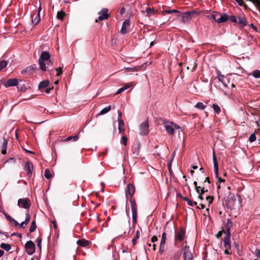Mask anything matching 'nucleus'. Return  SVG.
<instances>
[{
	"mask_svg": "<svg viewBox=\"0 0 260 260\" xmlns=\"http://www.w3.org/2000/svg\"><path fill=\"white\" fill-rule=\"evenodd\" d=\"M50 55L48 52L43 51L39 59V63L40 66V69L43 71H46L49 69L50 65L52 64L51 61L50 59Z\"/></svg>",
	"mask_w": 260,
	"mask_h": 260,
	"instance_id": "nucleus-1",
	"label": "nucleus"
},
{
	"mask_svg": "<svg viewBox=\"0 0 260 260\" xmlns=\"http://www.w3.org/2000/svg\"><path fill=\"white\" fill-rule=\"evenodd\" d=\"M165 128L170 135H173L175 129H179L180 127L176 124L171 122H166L164 123Z\"/></svg>",
	"mask_w": 260,
	"mask_h": 260,
	"instance_id": "nucleus-2",
	"label": "nucleus"
},
{
	"mask_svg": "<svg viewBox=\"0 0 260 260\" xmlns=\"http://www.w3.org/2000/svg\"><path fill=\"white\" fill-rule=\"evenodd\" d=\"M211 18L214 21L217 22L218 23L224 22L226 21L229 17L226 14H221L220 13H216L212 14Z\"/></svg>",
	"mask_w": 260,
	"mask_h": 260,
	"instance_id": "nucleus-3",
	"label": "nucleus"
},
{
	"mask_svg": "<svg viewBox=\"0 0 260 260\" xmlns=\"http://www.w3.org/2000/svg\"><path fill=\"white\" fill-rule=\"evenodd\" d=\"M139 134L146 135L149 133V124L147 120L143 121L139 126Z\"/></svg>",
	"mask_w": 260,
	"mask_h": 260,
	"instance_id": "nucleus-4",
	"label": "nucleus"
},
{
	"mask_svg": "<svg viewBox=\"0 0 260 260\" xmlns=\"http://www.w3.org/2000/svg\"><path fill=\"white\" fill-rule=\"evenodd\" d=\"M26 215V219L25 220L21 222L20 224H19L17 221H16L15 219H12L11 221H12L14 224L15 226H18L19 228L24 229L28 223L30 219V216L29 215L28 212H26L25 214Z\"/></svg>",
	"mask_w": 260,
	"mask_h": 260,
	"instance_id": "nucleus-5",
	"label": "nucleus"
},
{
	"mask_svg": "<svg viewBox=\"0 0 260 260\" xmlns=\"http://www.w3.org/2000/svg\"><path fill=\"white\" fill-rule=\"evenodd\" d=\"M25 248L27 253L29 255H32L35 252V245L31 241H27L25 243Z\"/></svg>",
	"mask_w": 260,
	"mask_h": 260,
	"instance_id": "nucleus-6",
	"label": "nucleus"
},
{
	"mask_svg": "<svg viewBox=\"0 0 260 260\" xmlns=\"http://www.w3.org/2000/svg\"><path fill=\"white\" fill-rule=\"evenodd\" d=\"M17 205L20 208L29 209L30 205V200L28 198L20 199L18 201Z\"/></svg>",
	"mask_w": 260,
	"mask_h": 260,
	"instance_id": "nucleus-7",
	"label": "nucleus"
},
{
	"mask_svg": "<svg viewBox=\"0 0 260 260\" xmlns=\"http://www.w3.org/2000/svg\"><path fill=\"white\" fill-rule=\"evenodd\" d=\"M185 237V231L183 229H180L175 232V241H182Z\"/></svg>",
	"mask_w": 260,
	"mask_h": 260,
	"instance_id": "nucleus-8",
	"label": "nucleus"
},
{
	"mask_svg": "<svg viewBox=\"0 0 260 260\" xmlns=\"http://www.w3.org/2000/svg\"><path fill=\"white\" fill-rule=\"evenodd\" d=\"M184 260H192L193 255L190 251L189 246H185L184 248Z\"/></svg>",
	"mask_w": 260,
	"mask_h": 260,
	"instance_id": "nucleus-9",
	"label": "nucleus"
},
{
	"mask_svg": "<svg viewBox=\"0 0 260 260\" xmlns=\"http://www.w3.org/2000/svg\"><path fill=\"white\" fill-rule=\"evenodd\" d=\"M194 13L193 12H188L184 13L182 15V21L184 23L188 22L191 19L192 16Z\"/></svg>",
	"mask_w": 260,
	"mask_h": 260,
	"instance_id": "nucleus-10",
	"label": "nucleus"
},
{
	"mask_svg": "<svg viewBox=\"0 0 260 260\" xmlns=\"http://www.w3.org/2000/svg\"><path fill=\"white\" fill-rule=\"evenodd\" d=\"M130 26V21L129 20H125L122 24L121 29V32L123 34H125L128 32V28Z\"/></svg>",
	"mask_w": 260,
	"mask_h": 260,
	"instance_id": "nucleus-11",
	"label": "nucleus"
},
{
	"mask_svg": "<svg viewBox=\"0 0 260 260\" xmlns=\"http://www.w3.org/2000/svg\"><path fill=\"white\" fill-rule=\"evenodd\" d=\"M108 9H104L101 12L99 13V17L98 18L100 21H102L106 19L108 17Z\"/></svg>",
	"mask_w": 260,
	"mask_h": 260,
	"instance_id": "nucleus-12",
	"label": "nucleus"
},
{
	"mask_svg": "<svg viewBox=\"0 0 260 260\" xmlns=\"http://www.w3.org/2000/svg\"><path fill=\"white\" fill-rule=\"evenodd\" d=\"M231 235L230 233L227 234L226 236L224 238L223 243L225 249H231V241H230Z\"/></svg>",
	"mask_w": 260,
	"mask_h": 260,
	"instance_id": "nucleus-13",
	"label": "nucleus"
},
{
	"mask_svg": "<svg viewBox=\"0 0 260 260\" xmlns=\"http://www.w3.org/2000/svg\"><path fill=\"white\" fill-rule=\"evenodd\" d=\"M24 170L27 171V174L30 176L32 173L33 170V165L29 161H26L25 167Z\"/></svg>",
	"mask_w": 260,
	"mask_h": 260,
	"instance_id": "nucleus-14",
	"label": "nucleus"
},
{
	"mask_svg": "<svg viewBox=\"0 0 260 260\" xmlns=\"http://www.w3.org/2000/svg\"><path fill=\"white\" fill-rule=\"evenodd\" d=\"M219 81L221 82L223 85L225 86L228 87V84L230 83L229 81H228V76L225 77L224 76L219 74L217 77Z\"/></svg>",
	"mask_w": 260,
	"mask_h": 260,
	"instance_id": "nucleus-15",
	"label": "nucleus"
},
{
	"mask_svg": "<svg viewBox=\"0 0 260 260\" xmlns=\"http://www.w3.org/2000/svg\"><path fill=\"white\" fill-rule=\"evenodd\" d=\"M18 83L17 80L16 79H10L8 80L7 82L4 84L6 87L10 86H14L17 85Z\"/></svg>",
	"mask_w": 260,
	"mask_h": 260,
	"instance_id": "nucleus-16",
	"label": "nucleus"
},
{
	"mask_svg": "<svg viewBox=\"0 0 260 260\" xmlns=\"http://www.w3.org/2000/svg\"><path fill=\"white\" fill-rule=\"evenodd\" d=\"M213 160L214 171L215 175V176L218 177V162L217 161V159L215 157L214 153H213Z\"/></svg>",
	"mask_w": 260,
	"mask_h": 260,
	"instance_id": "nucleus-17",
	"label": "nucleus"
},
{
	"mask_svg": "<svg viewBox=\"0 0 260 260\" xmlns=\"http://www.w3.org/2000/svg\"><path fill=\"white\" fill-rule=\"evenodd\" d=\"M213 160L214 171L215 175V176L218 177V162L217 161V159L215 157L214 153H213Z\"/></svg>",
	"mask_w": 260,
	"mask_h": 260,
	"instance_id": "nucleus-18",
	"label": "nucleus"
},
{
	"mask_svg": "<svg viewBox=\"0 0 260 260\" xmlns=\"http://www.w3.org/2000/svg\"><path fill=\"white\" fill-rule=\"evenodd\" d=\"M118 131L119 133H123L125 131L123 121L118 118Z\"/></svg>",
	"mask_w": 260,
	"mask_h": 260,
	"instance_id": "nucleus-19",
	"label": "nucleus"
},
{
	"mask_svg": "<svg viewBox=\"0 0 260 260\" xmlns=\"http://www.w3.org/2000/svg\"><path fill=\"white\" fill-rule=\"evenodd\" d=\"M135 191V188L134 185L132 184H129L127 186V192L130 196H132Z\"/></svg>",
	"mask_w": 260,
	"mask_h": 260,
	"instance_id": "nucleus-20",
	"label": "nucleus"
},
{
	"mask_svg": "<svg viewBox=\"0 0 260 260\" xmlns=\"http://www.w3.org/2000/svg\"><path fill=\"white\" fill-rule=\"evenodd\" d=\"M122 226H123V228H125V229H123V233L124 234H126V233H127V234H129L131 230L129 221L126 222Z\"/></svg>",
	"mask_w": 260,
	"mask_h": 260,
	"instance_id": "nucleus-21",
	"label": "nucleus"
},
{
	"mask_svg": "<svg viewBox=\"0 0 260 260\" xmlns=\"http://www.w3.org/2000/svg\"><path fill=\"white\" fill-rule=\"evenodd\" d=\"M8 142L6 139H4L3 144L1 147L2 148V153L3 154H5L7 152V147Z\"/></svg>",
	"mask_w": 260,
	"mask_h": 260,
	"instance_id": "nucleus-22",
	"label": "nucleus"
},
{
	"mask_svg": "<svg viewBox=\"0 0 260 260\" xmlns=\"http://www.w3.org/2000/svg\"><path fill=\"white\" fill-rule=\"evenodd\" d=\"M237 22L242 26H244L246 25V20L244 17L240 16L238 18Z\"/></svg>",
	"mask_w": 260,
	"mask_h": 260,
	"instance_id": "nucleus-23",
	"label": "nucleus"
},
{
	"mask_svg": "<svg viewBox=\"0 0 260 260\" xmlns=\"http://www.w3.org/2000/svg\"><path fill=\"white\" fill-rule=\"evenodd\" d=\"M40 21V14H37L36 15H33L32 17V23L35 25L37 24Z\"/></svg>",
	"mask_w": 260,
	"mask_h": 260,
	"instance_id": "nucleus-24",
	"label": "nucleus"
},
{
	"mask_svg": "<svg viewBox=\"0 0 260 260\" xmlns=\"http://www.w3.org/2000/svg\"><path fill=\"white\" fill-rule=\"evenodd\" d=\"M34 70V68L31 66H29L27 67L25 70H23L21 71L22 74L27 73L28 75L31 74L32 73V70Z\"/></svg>",
	"mask_w": 260,
	"mask_h": 260,
	"instance_id": "nucleus-25",
	"label": "nucleus"
},
{
	"mask_svg": "<svg viewBox=\"0 0 260 260\" xmlns=\"http://www.w3.org/2000/svg\"><path fill=\"white\" fill-rule=\"evenodd\" d=\"M0 247L5 249L7 251L10 250L11 248V245L7 243H2L0 245Z\"/></svg>",
	"mask_w": 260,
	"mask_h": 260,
	"instance_id": "nucleus-26",
	"label": "nucleus"
},
{
	"mask_svg": "<svg viewBox=\"0 0 260 260\" xmlns=\"http://www.w3.org/2000/svg\"><path fill=\"white\" fill-rule=\"evenodd\" d=\"M78 245L82 247L86 246L88 244V241L86 240H78L77 242Z\"/></svg>",
	"mask_w": 260,
	"mask_h": 260,
	"instance_id": "nucleus-27",
	"label": "nucleus"
},
{
	"mask_svg": "<svg viewBox=\"0 0 260 260\" xmlns=\"http://www.w3.org/2000/svg\"><path fill=\"white\" fill-rule=\"evenodd\" d=\"M232 224H233V223H232L231 220L228 219L227 220V222H226V225H225L226 228L227 234L230 233V229L231 228V226H232Z\"/></svg>",
	"mask_w": 260,
	"mask_h": 260,
	"instance_id": "nucleus-28",
	"label": "nucleus"
},
{
	"mask_svg": "<svg viewBox=\"0 0 260 260\" xmlns=\"http://www.w3.org/2000/svg\"><path fill=\"white\" fill-rule=\"evenodd\" d=\"M130 202L132 213L137 212V205L136 202L132 200H131Z\"/></svg>",
	"mask_w": 260,
	"mask_h": 260,
	"instance_id": "nucleus-29",
	"label": "nucleus"
},
{
	"mask_svg": "<svg viewBox=\"0 0 260 260\" xmlns=\"http://www.w3.org/2000/svg\"><path fill=\"white\" fill-rule=\"evenodd\" d=\"M111 110V106H109L103 109L100 112L99 115H104L108 113Z\"/></svg>",
	"mask_w": 260,
	"mask_h": 260,
	"instance_id": "nucleus-30",
	"label": "nucleus"
},
{
	"mask_svg": "<svg viewBox=\"0 0 260 260\" xmlns=\"http://www.w3.org/2000/svg\"><path fill=\"white\" fill-rule=\"evenodd\" d=\"M49 81L48 80L43 81L42 82H41L39 85V87L40 88H44L49 85Z\"/></svg>",
	"mask_w": 260,
	"mask_h": 260,
	"instance_id": "nucleus-31",
	"label": "nucleus"
},
{
	"mask_svg": "<svg viewBox=\"0 0 260 260\" xmlns=\"http://www.w3.org/2000/svg\"><path fill=\"white\" fill-rule=\"evenodd\" d=\"M140 70V68L138 67H134L132 68H127L125 69V72H136Z\"/></svg>",
	"mask_w": 260,
	"mask_h": 260,
	"instance_id": "nucleus-32",
	"label": "nucleus"
},
{
	"mask_svg": "<svg viewBox=\"0 0 260 260\" xmlns=\"http://www.w3.org/2000/svg\"><path fill=\"white\" fill-rule=\"evenodd\" d=\"M195 107L199 109L204 110L206 106L204 105L202 103L199 102L195 105Z\"/></svg>",
	"mask_w": 260,
	"mask_h": 260,
	"instance_id": "nucleus-33",
	"label": "nucleus"
},
{
	"mask_svg": "<svg viewBox=\"0 0 260 260\" xmlns=\"http://www.w3.org/2000/svg\"><path fill=\"white\" fill-rule=\"evenodd\" d=\"M166 233H163L162 234L161 239V241H160V244H161V248L164 246H165V242H166Z\"/></svg>",
	"mask_w": 260,
	"mask_h": 260,
	"instance_id": "nucleus-34",
	"label": "nucleus"
},
{
	"mask_svg": "<svg viewBox=\"0 0 260 260\" xmlns=\"http://www.w3.org/2000/svg\"><path fill=\"white\" fill-rule=\"evenodd\" d=\"M139 237H140V232H139V231H137L136 232V234L135 237L134 238H133L132 240V242L134 245H135L136 244L137 240V239H138L139 238Z\"/></svg>",
	"mask_w": 260,
	"mask_h": 260,
	"instance_id": "nucleus-35",
	"label": "nucleus"
},
{
	"mask_svg": "<svg viewBox=\"0 0 260 260\" xmlns=\"http://www.w3.org/2000/svg\"><path fill=\"white\" fill-rule=\"evenodd\" d=\"M64 16L65 13L63 11L58 12L57 14V18L60 20H62Z\"/></svg>",
	"mask_w": 260,
	"mask_h": 260,
	"instance_id": "nucleus-36",
	"label": "nucleus"
},
{
	"mask_svg": "<svg viewBox=\"0 0 260 260\" xmlns=\"http://www.w3.org/2000/svg\"><path fill=\"white\" fill-rule=\"evenodd\" d=\"M212 107L214 111L217 113L219 114L220 112V108L217 104H213Z\"/></svg>",
	"mask_w": 260,
	"mask_h": 260,
	"instance_id": "nucleus-37",
	"label": "nucleus"
},
{
	"mask_svg": "<svg viewBox=\"0 0 260 260\" xmlns=\"http://www.w3.org/2000/svg\"><path fill=\"white\" fill-rule=\"evenodd\" d=\"M44 176L47 179H50L52 177V174H51L50 171L48 169L46 170L44 173Z\"/></svg>",
	"mask_w": 260,
	"mask_h": 260,
	"instance_id": "nucleus-38",
	"label": "nucleus"
},
{
	"mask_svg": "<svg viewBox=\"0 0 260 260\" xmlns=\"http://www.w3.org/2000/svg\"><path fill=\"white\" fill-rule=\"evenodd\" d=\"M36 229V222L35 220H34L31 224L30 227L29 228V232H33L35 231V230Z\"/></svg>",
	"mask_w": 260,
	"mask_h": 260,
	"instance_id": "nucleus-39",
	"label": "nucleus"
},
{
	"mask_svg": "<svg viewBox=\"0 0 260 260\" xmlns=\"http://www.w3.org/2000/svg\"><path fill=\"white\" fill-rule=\"evenodd\" d=\"M8 64V62L5 60H1L0 61V71H1L3 68L6 67Z\"/></svg>",
	"mask_w": 260,
	"mask_h": 260,
	"instance_id": "nucleus-40",
	"label": "nucleus"
},
{
	"mask_svg": "<svg viewBox=\"0 0 260 260\" xmlns=\"http://www.w3.org/2000/svg\"><path fill=\"white\" fill-rule=\"evenodd\" d=\"M252 75L257 78H260V71L258 70H255L252 72Z\"/></svg>",
	"mask_w": 260,
	"mask_h": 260,
	"instance_id": "nucleus-41",
	"label": "nucleus"
},
{
	"mask_svg": "<svg viewBox=\"0 0 260 260\" xmlns=\"http://www.w3.org/2000/svg\"><path fill=\"white\" fill-rule=\"evenodd\" d=\"M133 85H134L133 82H129V83L125 84L124 85V86H123V87L125 88L124 90H125L126 89H128V88L133 86Z\"/></svg>",
	"mask_w": 260,
	"mask_h": 260,
	"instance_id": "nucleus-42",
	"label": "nucleus"
},
{
	"mask_svg": "<svg viewBox=\"0 0 260 260\" xmlns=\"http://www.w3.org/2000/svg\"><path fill=\"white\" fill-rule=\"evenodd\" d=\"M255 140H256V137H255V134H251L249 138V141H250V142H253L255 141Z\"/></svg>",
	"mask_w": 260,
	"mask_h": 260,
	"instance_id": "nucleus-43",
	"label": "nucleus"
},
{
	"mask_svg": "<svg viewBox=\"0 0 260 260\" xmlns=\"http://www.w3.org/2000/svg\"><path fill=\"white\" fill-rule=\"evenodd\" d=\"M206 200L208 202L209 204H210L212 203L213 197L212 196H207L206 197Z\"/></svg>",
	"mask_w": 260,
	"mask_h": 260,
	"instance_id": "nucleus-44",
	"label": "nucleus"
},
{
	"mask_svg": "<svg viewBox=\"0 0 260 260\" xmlns=\"http://www.w3.org/2000/svg\"><path fill=\"white\" fill-rule=\"evenodd\" d=\"M187 203L188 204V205L190 206H194V205H197V203L194 202H192L190 200H187Z\"/></svg>",
	"mask_w": 260,
	"mask_h": 260,
	"instance_id": "nucleus-45",
	"label": "nucleus"
},
{
	"mask_svg": "<svg viewBox=\"0 0 260 260\" xmlns=\"http://www.w3.org/2000/svg\"><path fill=\"white\" fill-rule=\"evenodd\" d=\"M127 139L125 136H123L121 138V142L123 145H126L127 144Z\"/></svg>",
	"mask_w": 260,
	"mask_h": 260,
	"instance_id": "nucleus-46",
	"label": "nucleus"
},
{
	"mask_svg": "<svg viewBox=\"0 0 260 260\" xmlns=\"http://www.w3.org/2000/svg\"><path fill=\"white\" fill-rule=\"evenodd\" d=\"M56 71H57L56 76H59L62 73V68L61 67L58 68L56 69Z\"/></svg>",
	"mask_w": 260,
	"mask_h": 260,
	"instance_id": "nucleus-47",
	"label": "nucleus"
},
{
	"mask_svg": "<svg viewBox=\"0 0 260 260\" xmlns=\"http://www.w3.org/2000/svg\"><path fill=\"white\" fill-rule=\"evenodd\" d=\"M133 220L134 223L137 222V212L132 213Z\"/></svg>",
	"mask_w": 260,
	"mask_h": 260,
	"instance_id": "nucleus-48",
	"label": "nucleus"
},
{
	"mask_svg": "<svg viewBox=\"0 0 260 260\" xmlns=\"http://www.w3.org/2000/svg\"><path fill=\"white\" fill-rule=\"evenodd\" d=\"M229 18L230 19V20L234 22H237V19L236 18V17L233 16V15H231L230 16V17H229Z\"/></svg>",
	"mask_w": 260,
	"mask_h": 260,
	"instance_id": "nucleus-49",
	"label": "nucleus"
},
{
	"mask_svg": "<svg viewBox=\"0 0 260 260\" xmlns=\"http://www.w3.org/2000/svg\"><path fill=\"white\" fill-rule=\"evenodd\" d=\"M216 177L218 179V183H221V182H224V179H221L220 177H219V174L218 173V177Z\"/></svg>",
	"mask_w": 260,
	"mask_h": 260,
	"instance_id": "nucleus-50",
	"label": "nucleus"
},
{
	"mask_svg": "<svg viewBox=\"0 0 260 260\" xmlns=\"http://www.w3.org/2000/svg\"><path fill=\"white\" fill-rule=\"evenodd\" d=\"M37 244L38 246L41 248V243H42V239H37Z\"/></svg>",
	"mask_w": 260,
	"mask_h": 260,
	"instance_id": "nucleus-51",
	"label": "nucleus"
},
{
	"mask_svg": "<svg viewBox=\"0 0 260 260\" xmlns=\"http://www.w3.org/2000/svg\"><path fill=\"white\" fill-rule=\"evenodd\" d=\"M124 88H123V87H122L121 88H119L118 89V90L116 92V94H119V93H120L121 92L124 91L125 90Z\"/></svg>",
	"mask_w": 260,
	"mask_h": 260,
	"instance_id": "nucleus-52",
	"label": "nucleus"
},
{
	"mask_svg": "<svg viewBox=\"0 0 260 260\" xmlns=\"http://www.w3.org/2000/svg\"><path fill=\"white\" fill-rule=\"evenodd\" d=\"M124 88H123V87H122L121 88H119L118 89V90L116 92V94H119V93H120L121 92L124 91L125 90Z\"/></svg>",
	"mask_w": 260,
	"mask_h": 260,
	"instance_id": "nucleus-53",
	"label": "nucleus"
},
{
	"mask_svg": "<svg viewBox=\"0 0 260 260\" xmlns=\"http://www.w3.org/2000/svg\"><path fill=\"white\" fill-rule=\"evenodd\" d=\"M223 231H219L216 235V237L217 238H220L221 236H222V233H223Z\"/></svg>",
	"mask_w": 260,
	"mask_h": 260,
	"instance_id": "nucleus-54",
	"label": "nucleus"
},
{
	"mask_svg": "<svg viewBox=\"0 0 260 260\" xmlns=\"http://www.w3.org/2000/svg\"><path fill=\"white\" fill-rule=\"evenodd\" d=\"M171 13H176V14H177V16H179V12L178 10L173 9V10H171Z\"/></svg>",
	"mask_w": 260,
	"mask_h": 260,
	"instance_id": "nucleus-55",
	"label": "nucleus"
},
{
	"mask_svg": "<svg viewBox=\"0 0 260 260\" xmlns=\"http://www.w3.org/2000/svg\"><path fill=\"white\" fill-rule=\"evenodd\" d=\"M157 238L156 236H154L152 238H151V242L154 243L156 241H157Z\"/></svg>",
	"mask_w": 260,
	"mask_h": 260,
	"instance_id": "nucleus-56",
	"label": "nucleus"
},
{
	"mask_svg": "<svg viewBox=\"0 0 260 260\" xmlns=\"http://www.w3.org/2000/svg\"><path fill=\"white\" fill-rule=\"evenodd\" d=\"M42 10V6H41V3L40 2H39V8H38V13L37 14H40V12Z\"/></svg>",
	"mask_w": 260,
	"mask_h": 260,
	"instance_id": "nucleus-57",
	"label": "nucleus"
},
{
	"mask_svg": "<svg viewBox=\"0 0 260 260\" xmlns=\"http://www.w3.org/2000/svg\"><path fill=\"white\" fill-rule=\"evenodd\" d=\"M164 248H165V246H164L161 248V244H160V248H159V252L160 253H162L164 252Z\"/></svg>",
	"mask_w": 260,
	"mask_h": 260,
	"instance_id": "nucleus-58",
	"label": "nucleus"
},
{
	"mask_svg": "<svg viewBox=\"0 0 260 260\" xmlns=\"http://www.w3.org/2000/svg\"><path fill=\"white\" fill-rule=\"evenodd\" d=\"M125 12V9L124 8H122L120 10V13L121 15L123 14V13H124Z\"/></svg>",
	"mask_w": 260,
	"mask_h": 260,
	"instance_id": "nucleus-59",
	"label": "nucleus"
},
{
	"mask_svg": "<svg viewBox=\"0 0 260 260\" xmlns=\"http://www.w3.org/2000/svg\"><path fill=\"white\" fill-rule=\"evenodd\" d=\"M207 191V190H205V188L203 187L201 189V192H200V193L201 194H203L204 193V192H205Z\"/></svg>",
	"mask_w": 260,
	"mask_h": 260,
	"instance_id": "nucleus-60",
	"label": "nucleus"
},
{
	"mask_svg": "<svg viewBox=\"0 0 260 260\" xmlns=\"http://www.w3.org/2000/svg\"><path fill=\"white\" fill-rule=\"evenodd\" d=\"M73 139L74 141H76L79 139V137L78 135H76L74 137H73Z\"/></svg>",
	"mask_w": 260,
	"mask_h": 260,
	"instance_id": "nucleus-61",
	"label": "nucleus"
},
{
	"mask_svg": "<svg viewBox=\"0 0 260 260\" xmlns=\"http://www.w3.org/2000/svg\"><path fill=\"white\" fill-rule=\"evenodd\" d=\"M72 139H73V136H70V137H68L67 138H66L64 141H69Z\"/></svg>",
	"mask_w": 260,
	"mask_h": 260,
	"instance_id": "nucleus-62",
	"label": "nucleus"
},
{
	"mask_svg": "<svg viewBox=\"0 0 260 260\" xmlns=\"http://www.w3.org/2000/svg\"><path fill=\"white\" fill-rule=\"evenodd\" d=\"M255 253L257 256L260 257V250H256Z\"/></svg>",
	"mask_w": 260,
	"mask_h": 260,
	"instance_id": "nucleus-63",
	"label": "nucleus"
},
{
	"mask_svg": "<svg viewBox=\"0 0 260 260\" xmlns=\"http://www.w3.org/2000/svg\"><path fill=\"white\" fill-rule=\"evenodd\" d=\"M200 188H201L200 186H196V189L197 192L198 193H200V190H199Z\"/></svg>",
	"mask_w": 260,
	"mask_h": 260,
	"instance_id": "nucleus-64",
	"label": "nucleus"
}]
</instances>
